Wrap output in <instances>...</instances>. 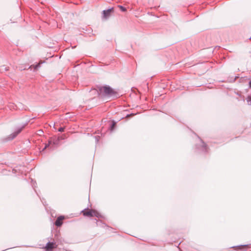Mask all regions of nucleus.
<instances>
[{
    "instance_id": "1",
    "label": "nucleus",
    "mask_w": 251,
    "mask_h": 251,
    "mask_svg": "<svg viewBox=\"0 0 251 251\" xmlns=\"http://www.w3.org/2000/svg\"><path fill=\"white\" fill-rule=\"evenodd\" d=\"M97 92L99 95H102L103 96L108 97L115 96L116 98L118 97L116 96L118 94L117 93L108 85L99 87V90Z\"/></svg>"
},
{
    "instance_id": "2",
    "label": "nucleus",
    "mask_w": 251,
    "mask_h": 251,
    "mask_svg": "<svg viewBox=\"0 0 251 251\" xmlns=\"http://www.w3.org/2000/svg\"><path fill=\"white\" fill-rule=\"evenodd\" d=\"M60 139L59 137H51L48 142L47 144H46L44 148L43 149L42 151H43L47 148L49 147L52 144L54 146H57L59 144Z\"/></svg>"
},
{
    "instance_id": "3",
    "label": "nucleus",
    "mask_w": 251,
    "mask_h": 251,
    "mask_svg": "<svg viewBox=\"0 0 251 251\" xmlns=\"http://www.w3.org/2000/svg\"><path fill=\"white\" fill-rule=\"evenodd\" d=\"M201 145H196L197 149L200 150L202 152L206 153L208 152V147L205 143H204L201 139H200Z\"/></svg>"
},
{
    "instance_id": "4",
    "label": "nucleus",
    "mask_w": 251,
    "mask_h": 251,
    "mask_svg": "<svg viewBox=\"0 0 251 251\" xmlns=\"http://www.w3.org/2000/svg\"><path fill=\"white\" fill-rule=\"evenodd\" d=\"M113 12L114 8L113 7L103 10L102 11V19L105 20L108 19Z\"/></svg>"
},
{
    "instance_id": "5",
    "label": "nucleus",
    "mask_w": 251,
    "mask_h": 251,
    "mask_svg": "<svg viewBox=\"0 0 251 251\" xmlns=\"http://www.w3.org/2000/svg\"><path fill=\"white\" fill-rule=\"evenodd\" d=\"M57 245L54 242H48L46 245L45 249L46 251H52L53 249L56 248Z\"/></svg>"
},
{
    "instance_id": "6",
    "label": "nucleus",
    "mask_w": 251,
    "mask_h": 251,
    "mask_svg": "<svg viewBox=\"0 0 251 251\" xmlns=\"http://www.w3.org/2000/svg\"><path fill=\"white\" fill-rule=\"evenodd\" d=\"M24 127V126L18 128L16 130L11 134L7 138L8 140H11L15 138L22 130L23 128Z\"/></svg>"
},
{
    "instance_id": "7",
    "label": "nucleus",
    "mask_w": 251,
    "mask_h": 251,
    "mask_svg": "<svg viewBox=\"0 0 251 251\" xmlns=\"http://www.w3.org/2000/svg\"><path fill=\"white\" fill-rule=\"evenodd\" d=\"M81 212L84 216L89 217H93V215H95L94 210L92 209H84L81 211Z\"/></svg>"
},
{
    "instance_id": "8",
    "label": "nucleus",
    "mask_w": 251,
    "mask_h": 251,
    "mask_svg": "<svg viewBox=\"0 0 251 251\" xmlns=\"http://www.w3.org/2000/svg\"><path fill=\"white\" fill-rule=\"evenodd\" d=\"M64 219V217L63 216H59L56 220L55 221L54 224L56 226L59 227L62 226L63 224L62 221Z\"/></svg>"
},
{
    "instance_id": "9",
    "label": "nucleus",
    "mask_w": 251,
    "mask_h": 251,
    "mask_svg": "<svg viewBox=\"0 0 251 251\" xmlns=\"http://www.w3.org/2000/svg\"><path fill=\"white\" fill-rule=\"evenodd\" d=\"M94 214L95 215H93V217L95 216L97 218H100L101 217V214L96 210H94Z\"/></svg>"
},
{
    "instance_id": "10",
    "label": "nucleus",
    "mask_w": 251,
    "mask_h": 251,
    "mask_svg": "<svg viewBox=\"0 0 251 251\" xmlns=\"http://www.w3.org/2000/svg\"><path fill=\"white\" fill-rule=\"evenodd\" d=\"M118 7L120 8V10L122 11V12H126V7H124L122 5H118Z\"/></svg>"
},
{
    "instance_id": "11",
    "label": "nucleus",
    "mask_w": 251,
    "mask_h": 251,
    "mask_svg": "<svg viewBox=\"0 0 251 251\" xmlns=\"http://www.w3.org/2000/svg\"><path fill=\"white\" fill-rule=\"evenodd\" d=\"M116 126V123L113 122L112 123V124H111V126H110V129L111 131H112L113 130H114V129L115 128Z\"/></svg>"
},
{
    "instance_id": "12",
    "label": "nucleus",
    "mask_w": 251,
    "mask_h": 251,
    "mask_svg": "<svg viewBox=\"0 0 251 251\" xmlns=\"http://www.w3.org/2000/svg\"><path fill=\"white\" fill-rule=\"evenodd\" d=\"M247 100L248 104L251 105V97H250V96L248 97L247 98Z\"/></svg>"
},
{
    "instance_id": "13",
    "label": "nucleus",
    "mask_w": 251,
    "mask_h": 251,
    "mask_svg": "<svg viewBox=\"0 0 251 251\" xmlns=\"http://www.w3.org/2000/svg\"><path fill=\"white\" fill-rule=\"evenodd\" d=\"M40 67V65L39 64H36L34 66V70L35 71L37 70Z\"/></svg>"
},
{
    "instance_id": "14",
    "label": "nucleus",
    "mask_w": 251,
    "mask_h": 251,
    "mask_svg": "<svg viewBox=\"0 0 251 251\" xmlns=\"http://www.w3.org/2000/svg\"><path fill=\"white\" fill-rule=\"evenodd\" d=\"M65 128L64 127H60L58 129V131L59 132H63L64 131Z\"/></svg>"
},
{
    "instance_id": "15",
    "label": "nucleus",
    "mask_w": 251,
    "mask_h": 251,
    "mask_svg": "<svg viewBox=\"0 0 251 251\" xmlns=\"http://www.w3.org/2000/svg\"><path fill=\"white\" fill-rule=\"evenodd\" d=\"M247 246H248V245H244L238 246H237V247H238L239 248H241L242 247H246Z\"/></svg>"
},
{
    "instance_id": "16",
    "label": "nucleus",
    "mask_w": 251,
    "mask_h": 251,
    "mask_svg": "<svg viewBox=\"0 0 251 251\" xmlns=\"http://www.w3.org/2000/svg\"><path fill=\"white\" fill-rule=\"evenodd\" d=\"M134 115H135L134 114H133V113H131V114H127V116H126V117H129V116H134Z\"/></svg>"
},
{
    "instance_id": "17",
    "label": "nucleus",
    "mask_w": 251,
    "mask_h": 251,
    "mask_svg": "<svg viewBox=\"0 0 251 251\" xmlns=\"http://www.w3.org/2000/svg\"><path fill=\"white\" fill-rule=\"evenodd\" d=\"M249 87L251 88V80L249 81Z\"/></svg>"
},
{
    "instance_id": "18",
    "label": "nucleus",
    "mask_w": 251,
    "mask_h": 251,
    "mask_svg": "<svg viewBox=\"0 0 251 251\" xmlns=\"http://www.w3.org/2000/svg\"><path fill=\"white\" fill-rule=\"evenodd\" d=\"M60 139V140L64 139V138L62 136L59 137Z\"/></svg>"
},
{
    "instance_id": "19",
    "label": "nucleus",
    "mask_w": 251,
    "mask_h": 251,
    "mask_svg": "<svg viewBox=\"0 0 251 251\" xmlns=\"http://www.w3.org/2000/svg\"><path fill=\"white\" fill-rule=\"evenodd\" d=\"M35 183H35V182L32 184V187H35Z\"/></svg>"
},
{
    "instance_id": "20",
    "label": "nucleus",
    "mask_w": 251,
    "mask_h": 251,
    "mask_svg": "<svg viewBox=\"0 0 251 251\" xmlns=\"http://www.w3.org/2000/svg\"><path fill=\"white\" fill-rule=\"evenodd\" d=\"M95 138H96V141H97V142H98V138H97V137H96Z\"/></svg>"
},
{
    "instance_id": "21",
    "label": "nucleus",
    "mask_w": 251,
    "mask_h": 251,
    "mask_svg": "<svg viewBox=\"0 0 251 251\" xmlns=\"http://www.w3.org/2000/svg\"><path fill=\"white\" fill-rule=\"evenodd\" d=\"M4 69H5V71H7V68H6V67H4Z\"/></svg>"
},
{
    "instance_id": "22",
    "label": "nucleus",
    "mask_w": 251,
    "mask_h": 251,
    "mask_svg": "<svg viewBox=\"0 0 251 251\" xmlns=\"http://www.w3.org/2000/svg\"><path fill=\"white\" fill-rule=\"evenodd\" d=\"M65 251H71V250H67V249H66V250H65Z\"/></svg>"
}]
</instances>
